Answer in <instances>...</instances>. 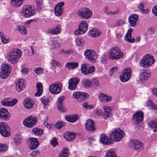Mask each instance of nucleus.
<instances>
[{
	"label": "nucleus",
	"mask_w": 157,
	"mask_h": 157,
	"mask_svg": "<svg viewBox=\"0 0 157 157\" xmlns=\"http://www.w3.org/2000/svg\"><path fill=\"white\" fill-rule=\"evenodd\" d=\"M65 99L64 96H61L58 99L57 101L58 105V108L60 111L62 112H65L66 111V109L63 106L62 103Z\"/></svg>",
	"instance_id": "nucleus-34"
},
{
	"label": "nucleus",
	"mask_w": 157,
	"mask_h": 157,
	"mask_svg": "<svg viewBox=\"0 0 157 157\" xmlns=\"http://www.w3.org/2000/svg\"><path fill=\"white\" fill-rule=\"evenodd\" d=\"M149 127L152 129L157 128V120H151L148 124Z\"/></svg>",
	"instance_id": "nucleus-45"
},
{
	"label": "nucleus",
	"mask_w": 157,
	"mask_h": 157,
	"mask_svg": "<svg viewBox=\"0 0 157 157\" xmlns=\"http://www.w3.org/2000/svg\"><path fill=\"white\" fill-rule=\"evenodd\" d=\"M41 101L42 104L44 105V109H46L47 104H48V99L44 98H41Z\"/></svg>",
	"instance_id": "nucleus-58"
},
{
	"label": "nucleus",
	"mask_w": 157,
	"mask_h": 157,
	"mask_svg": "<svg viewBox=\"0 0 157 157\" xmlns=\"http://www.w3.org/2000/svg\"><path fill=\"white\" fill-rule=\"evenodd\" d=\"M61 30V25L58 24L54 28L52 29H48L47 32L49 33L52 35H56L59 33Z\"/></svg>",
	"instance_id": "nucleus-24"
},
{
	"label": "nucleus",
	"mask_w": 157,
	"mask_h": 157,
	"mask_svg": "<svg viewBox=\"0 0 157 157\" xmlns=\"http://www.w3.org/2000/svg\"><path fill=\"white\" fill-rule=\"evenodd\" d=\"M50 45L51 49L58 48L60 47V43L58 41L53 40L51 42Z\"/></svg>",
	"instance_id": "nucleus-39"
},
{
	"label": "nucleus",
	"mask_w": 157,
	"mask_h": 157,
	"mask_svg": "<svg viewBox=\"0 0 157 157\" xmlns=\"http://www.w3.org/2000/svg\"><path fill=\"white\" fill-rule=\"evenodd\" d=\"M52 67H52L56 68L57 67L59 66L60 65V63L59 62L56 60L54 59H52L50 62Z\"/></svg>",
	"instance_id": "nucleus-46"
},
{
	"label": "nucleus",
	"mask_w": 157,
	"mask_h": 157,
	"mask_svg": "<svg viewBox=\"0 0 157 157\" xmlns=\"http://www.w3.org/2000/svg\"><path fill=\"white\" fill-rule=\"evenodd\" d=\"M73 96L78 101H81L86 100L89 97V95L86 93L76 91L73 93Z\"/></svg>",
	"instance_id": "nucleus-13"
},
{
	"label": "nucleus",
	"mask_w": 157,
	"mask_h": 157,
	"mask_svg": "<svg viewBox=\"0 0 157 157\" xmlns=\"http://www.w3.org/2000/svg\"><path fill=\"white\" fill-rule=\"evenodd\" d=\"M25 87V85L23 79L19 80L16 82V88L17 91H21Z\"/></svg>",
	"instance_id": "nucleus-30"
},
{
	"label": "nucleus",
	"mask_w": 157,
	"mask_h": 157,
	"mask_svg": "<svg viewBox=\"0 0 157 157\" xmlns=\"http://www.w3.org/2000/svg\"><path fill=\"white\" fill-rule=\"evenodd\" d=\"M32 131L34 134L36 136H40L43 133V131L42 129H40L38 128H34Z\"/></svg>",
	"instance_id": "nucleus-44"
},
{
	"label": "nucleus",
	"mask_w": 157,
	"mask_h": 157,
	"mask_svg": "<svg viewBox=\"0 0 157 157\" xmlns=\"http://www.w3.org/2000/svg\"><path fill=\"white\" fill-rule=\"evenodd\" d=\"M143 113L141 111H138L133 114L132 120L136 123H138L142 121L143 119Z\"/></svg>",
	"instance_id": "nucleus-18"
},
{
	"label": "nucleus",
	"mask_w": 157,
	"mask_h": 157,
	"mask_svg": "<svg viewBox=\"0 0 157 157\" xmlns=\"http://www.w3.org/2000/svg\"><path fill=\"white\" fill-rule=\"evenodd\" d=\"M124 54L117 47L112 48L109 51V57L112 60L117 59L123 56Z\"/></svg>",
	"instance_id": "nucleus-4"
},
{
	"label": "nucleus",
	"mask_w": 157,
	"mask_h": 157,
	"mask_svg": "<svg viewBox=\"0 0 157 157\" xmlns=\"http://www.w3.org/2000/svg\"><path fill=\"white\" fill-rule=\"evenodd\" d=\"M105 157H116L114 151L110 149L107 151Z\"/></svg>",
	"instance_id": "nucleus-47"
},
{
	"label": "nucleus",
	"mask_w": 157,
	"mask_h": 157,
	"mask_svg": "<svg viewBox=\"0 0 157 157\" xmlns=\"http://www.w3.org/2000/svg\"><path fill=\"white\" fill-rule=\"evenodd\" d=\"M62 86V85L61 82H56L50 86L49 88V91L53 94H58L61 91Z\"/></svg>",
	"instance_id": "nucleus-8"
},
{
	"label": "nucleus",
	"mask_w": 157,
	"mask_h": 157,
	"mask_svg": "<svg viewBox=\"0 0 157 157\" xmlns=\"http://www.w3.org/2000/svg\"><path fill=\"white\" fill-rule=\"evenodd\" d=\"M103 109L105 112L104 118L105 119L110 117L111 116L110 112L112 110L111 108L108 106H105Z\"/></svg>",
	"instance_id": "nucleus-37"
},
{
	"label": "nucleus",
	"mask_w": 157,
	"mask_h": 157,
	"mask_svg": "<svg viewBox=\"0 0 157 157\" xmlns=\"http://www.w3.org/2000/svg\"><path fill=\"white\" fill-rule=\"evenodd\" d=\"M35 101L30 98H27L25 99L23 104L25 107L27 109H31L33 107Z\"/></svg>",
	"instance_id": "nucleus-20"
},
{
	"label": "nucleus",
	"mask_w": 157,
	"mask_h": 157,
	"mask_svg": "<svg viewBox=\"0 0 157 157\" xmlns=\"http://www.w3.org/2000/svg\"><path fill=\"white\" fill-rule=\"evenodd\" d=\"M30 142V148L32 150L36 149L39 145L38 140L36 138L31 137L29 139Z\"/></svg>",
	"instance_id": "nucleus-23"
},
{
	"label": "nucleus",
	"mask_w": 157,
	"mask_h": 157,
	"mask_svg": "<svg viewBox=\"0 0 157 157\" xmlns=\"http://www.w3.org/2000/svg\"><path fill=\"white\" fill-rule=\"evenodd\" d=\"M100 141L104 144H111L113 143L112 139L109 138L105 134H102L100 136Z\"/></svg>",
	"instance_id": "nucleus-17"
},
{
	"label": "nucleus",
	"mask_w": 157,
	"mask_h": 157,
	"mask_svg": "<svg viewBox=\"0 0 157 157\" xmlns=\"http://www.w3.org/2000/svg\"><path fill=\"white\" fill-rule=\"evenodd\" d=\"M10 98H6L1 101V103L3 106H13L17 102V100L14 99L10 101H9Z\"/></svg>",
	"instance_id": "nucleus-16"
},
{
	"label": "nucleus",
	"mask_w": 157,
	"mask_h": 157,
	"mask_svg": "<svg viewBox=\"0 0 157 157\" xmlns=\"http://www.w3.org/2000/svg\"><path fill=\"white\" fill-rule=\"evenodd\" d=\"M105 13L109 15H112L113 14H116L118 13L117 11H111L109 10L108 8L107 7H105Z\"/></svg>",
	"instance_id": "nucleus-55"
},
{
	"label": "nucleus",
	"mask_w": 157,
	"mask_h": 157,
	"mask_svg": "<svg viewBox=\"0 0 157 157\" xmlns=\"http://www.w3.org/2000/svg\"><path fill=\"white\" fill-rule=\"evenodd\" d=\"M78 115L74 114L70 116H67L65 117L66 120L69 122L73 123L75 122L78 119Z\"/></svg>",
	"instance_id": "nucleus-35"
},
{
	"label": "nucleus",
	"mask_w": 157,
	"mask_h": 157,
	"mask_svg": "<svg viewBox=\"0 0 157 157\" xmlns=\"http://www.w3.org/2000/svg\"><path fill=\"white\" fill-rule=\"evenodd\" d=\"M0 133L4 137H8L10 135V128L5 122L0 123Z\"/></svg>",
	"instance_id": "nucleus-9"
},
{
	"label": "nucleus",
	"mask_w": 157,
	"mask_h": 157,
	"mask_svg": "<svg viewBox=\"0 0 157 157\" xmlns=\"http://www.w3.org/2000/svg\"><path fill=\"white\" fill-rule=\"evenodd\" d=\"M145 106L150 110L157 111V105L155 104L152 100H148L146 103Z\"/></svg>",
	"instance_id": "nucleus-28"
},
{
	"label": "nucleus",
	"mask_w": 157,
	"mask_h": 157,
	"mask_svg": "<svg viewBox=\"0 0 157 157\" xmlns=\"http://www.w3.org/2000/svg\"><path fill=\"white\" fill-rule=\"evenodd\" d=\"M88 68L86 67V65L85 63H83L82 65L81 70L82 73L87 75V71Z\"/></svg>",
	"instance_id": "nucleus-56"
},
{
	"label": "nucleus",
	"mask_w": 157,
	"mask_h": 157,
	"mask_svg": "<svg viewBox=\"0 0 157 157\" xmlns=\"http://www.w3.org/2000/svg\"><path fill=\"white\" fill-rule=\"evenodd\" d=\"M21 50L17 49L16 51L10 52L8 54V60L12 63H17L18 59L21 57Z\"/></svg>",
	"instance_id": "nucleus-2"
},
{
	"label": "nucleus",
	"mask_w": 157,
	"mask_h": 157,
	"mask_svg": "<svg viewBox=\"0 0 157 157\" xmlns=\"http://www.w3.org/2000/svg\"><path fill=\"white\" fill-rule=\"evenodd\" d=\"M30 5H26L23 6L21 11L22 16L25 17H30V15L31 13L29 14V10L30 9Z\"/></svg>",
	"instance_id": "nucleus-32"
},
{
	"label": "nucleus",
	"mask_w": 157,
	"mask_h": 157,
	"mask_svg": "<svg viewBox=\"0 0 157 157\" xmlns=\"http://www.w3.org/2000/svg\"><path fill=\"white\" fill-rule=\"evenodd\" d=\"M51 144L54 147L56 145H57L58 144V142L57 139L55 138H54L51 140Z\"/></svg>",
	"instance_id": "nucleus-61"
},
{
	"label": "nucleus",
	"mask_w": 157,
	"mask_h": 157,
	"mask_svg": "<svg viewBox=\"0 0 157 157\" xmlns=\"http://www.w3.org/2000/svg\"><path fill=\"white\" fill-rule=\"evenodd\" d=\"M155 61L152 55L150 54H147L144 56L140 61V64L143 67L148 68L151 66Z\"/></svg>",
	"instance_id": "nucleus-1"
},
{
	"label": "nucleus",
	"mask_w": 157,
	"mask_h": 157,
	"mask_svg": "<svg viewBox=\"0 0 157 157\" xmlns=\"http://www.w3.org/2000/svg\"><path fill=\"white\" fill-rule=\"evenodd\" d=\"M30 9L29 10V14L32 13L30 15V17L34 15L36 12V10L33 6H30Z\"/></svg>",
	"instance_id": "nucleus-60"
},
{
	"label": "nucleus",
	"mask_w": 157,
	"mask_h": 157,
	"mask_svg": "<svg viewBox=\"0 0 157 157\" xmlns=\"http://www.w3.org/2000/svg\"><path fill=\"white\" fill-rule=\"evenodd\" d=\"M24 0H11V4L16 7H18L20 6L23 3Z\"/></svg>",
	"instance_id": "nucleus-43"
},
{
	"label": "nucleus",
	"mask_w": 157,
	"mask_h": 157,
	"mask_svg": "<svg viewBox=\"0 0 157 157\" xmlns=\"http://www.w3.org/2000/svg\"><path fill=\"white\" fill-rule=\"evenodd\" d=\"M84 54L88 60L93 62H94L95 61L94 57L96 56V53L94 50L92 49H87L85 51Z\"/></svg>",
	"instance_id": "nucleus-14"
},
{
	"label": "nucleus",
	"mask_w": 157,
	"mask_h": 157,
	"mask_svg": "<svg viewBox=\"0 0 157 157\" xmlns=\"http://www.w3.org/2000/svg\"><path fill=\"white\" fill-rule=\"evenodd\" d=\"M18 30L20 33L22 34L26 35L27 34V30L26 27L24 26H19Z\"/></svg>",
	"instance_id": "nucleus-50"
},
{
	"label": "nucleus",
	"mask_w": 157,
	"mask_h": 157,
	"mask_svg": "<svg viewBox=\"0 0 157 157\" xmlns=\"http://www.w3.org/2000/svg\"><path fill=\"white\" fill-rule=\"evenodd\" d=\"M131 68L128 67L126 68L124 70L120 76L122 82H126L129 79L131 75Z\"/></svg>",
	"instance_id": "nucleus-10"
},
{
	"label": "nucleus",
	"mask_w": 157,
	"mask_h": 157,
	"mask_svg": "<svg viewBox=\"0 0 157 157\" xmlns=\"http://www.w3.org/2000/svg\"><path fill=\"white\" fill-rule=\"evenodd\" d=\"M82 106L86 109H93L94 107L93 105H89L86 101L85 102L82 104Z\"/></svg>",
	"instance_id": "nucleus-49"
},
{
	"label": "nucleus",
	"mask_w": 157,
	"mask_h": 157,
	"mask_svg": "<svg viewBox=\"0 0 157 157\" xmlns=\"http://www.w3.org/2000/svg\"><path fill=\"white\" fill-rule=\"evenodd\" d=\"M36 88L37 89V92L35 93L34 95L35 96H40L41 95L43 92V85L40 82H37L36 84Z\"/></svg>",
	"instance_id": "nucleus-33"
},
{
	"label": "nucleus",
	"mask_w": 157,
	"mask_h": 157,
	"mask_svg": "<svg viewBox=\"0 0 157 157\" xmlns=\"http://www.w3.org/2000/svg\"><path fill=\"white\" fill-rule=\"evenodd\" d=\"M79 81V79L77 78H73L70 79L68 82V89L70 90H74L75 89Z\"/></svg>",
	"instance_id": "nucleus-12"
},
{
	"label": "nucleus",
	"mask_w": 157,
	"mask_h": 157,
	"mask_svg": "<svg viewBox=\"0 0 157 157\" xmlns=\"http://www.w3.org/2000/svg\"><path fill=\"white\" fill-rule=\"evenodd\" d=\"M75 42L78 46H82L84 42L83 40L81 37L76 38Z\"/></svg>",
	"instance_id": "nucleus-52"
},
{
	"label": "nucleus",
	"mask_w": 157,
	"mask_h": 157,
	"mask_svg": "<svg viewBox=\"0 0 157 157\" xmlns=\"http://www.w3.org/2000/svg\"><path fill=\"white\" fill-rule=\"evenodd\" d=\"M44 71L43 69L40 67H36L34 70V71L35 72L37 75H40L42 74Z\"/></svg>",
	"instance_id": "nucleus-51"
},
{
	"label": "nucleus",
	"mask_w": 157,
	"mask_h": 157,
	"mask_svg": "<svg viewBox=\"0 0 157 157\" xmlns=\"http://www.w3.org/2000/svg\"><path fill=\"white\" fill-rule=\"evenodd\" d=\"M132 29H129L127 33L125 35V40L130 43H132L134 42L135 40L134 38H132L131 37V33L132 31Z\"/></svg>",
	"instance_id": "nucleus-31"
},
{
	"label": "nucleus",
	"mask_w": 157,
	"mask_h": 157,
	"mask_svg": "<svg viewBox=\"0 0 157 157\" xmlns=\"http://www.w3.org/2000/svg\"><path fill=\"white\" fill-rule=\"evenodd\" d=\"M64 5L63 2L58 3L54 8V12L55 15L57 16H61L63 12V7Z\"/></svg>",
	"instance_id": "nucleus-15"
},
{
	"label": "nucleus",
	"mask_w": 157,
	"mask_h": 157,
	"mask_svg": "<svg viewBox=\"0 0 157 157\" xmlns=\"http://www.w3.org/2000/svg\"><path fill=\"white\" fill-rule=\"evenodd\" d=\"M14 139L15 144L18 145L22 142V137L19 135H16L14 136Z\"/></svg>",
	"instance_id": "nucleus-42"
},
{
	"label": "nucleus",
	"mask_w": 157,
	"mask_h": 157,
	"mask_svg": "<svg viewBox=\"0 0 157 157\" xmlns=\"http://www.w3.org/2000/svg\"><path fill=\"white\" fill-rule=\"evenodd\" d=\"M79 66V63L78 62H69L65 64V66L67 68L69 69H74L77 68Z\"/></svg>",
	"instance_id": "nucleus-38"
},
{
	"label": "nucleus",
	"mask_w": 157,
	"mask_h": 157,
	"mask_svg": "<svg viewBox=\"0 0 157 157\" xmlns=\"http://www.w3.org/2000/svg\"><path fill=\"white\" fill-rule=\"evenodd\" d=\"M130 142L131 145L136 151H140L143 147V143L138 139L132 140Z\"/></svg>",
	"instance_id": "nucleus-11"
},
{
	"label": "nucleus",
	"mask_w": 157,
	"mask_h": 157,
	"mask_svg": "<svg viewBox=\"0 0 157 157\" xmlns=\"http://www.w3.org/2000/svg\"><path fill=\"white\" fill-rule=\"evenodd\" d=\"M95 70V67L94 66H92L91 67L88 68L86 71L87 74L91 73L93 72Z\"/></svg>",
	"instance_id": "nucleus-63"
},
{
	"label": "nucleus",
	"mask_w": 157,
	"mask_h": 157,
	"mask_svg": "<svg viewBox=\"0 0 157 157\" xmlns=\"http://www.w3.org/2000/svg\"><path fill=\"white\" fill-rule=\"evenodd\" d=\"M69 153L68 149L66 147H64L60 152L59 157H68L69 155Z\"/></svg>",
	"instance_id": "nucleus-41"
},
{
	"label": "nucleus",
	"mask_w": 157,
	"mask_h": 157,
	"mask_svg": "<svg viewBox=\"0 0 157 157\" xmlns=\"http://www.w3.org/2000/svg\"><path fill=\"white\" fill-rule=\"evenodd\" d=\"M87 29L88 26L86 21H82L78 27V30H79L80 33L82 34L85 33Z\"/></svg>",
	"instance_id": "nucleus-27"
},
{
	"label": "nucleus",
	"mask_w": 157,
	"mask_h": 157,
	"mask_svg": "<svg viewBox=\"0 0 157 157\" xmlns=\"http://www.w3.org/2000/svg\"><path fill=\"white\" fill-rule=\"evenodd\" d=\"M140 76L141 79L147 80L150 76V72L147 69H143L141 71Z\"/></svg>",
	"instance_id": "nucleus-26"
},
{
	"label": "nucleus",
	"mask_w": 157,
	"mask_h": 157,
	"mask_svg": "<svg viewBox=\"0 0 157 157\" xmlns=\"http://www.w3.org/2000/svg\"><path fill=\"white\" fill-rule=\"evenodd\" d=\"M78 14L81 18L87 19L92 16V12L89 8H84L79 10Z\"/></svg>",
	"instance_id": "nucleus-5"
},
{
	"label": "nucleus",
	"mask_w": 157,
	"mask_h": 157,
	"mask_svg": "<svg viewBox=\"0 0 157 157\" xmlns=\"http://www.w3.org/2000/svg\"><path fill=\"white\" fill-rule=\"evenodd\" d=\"M138 8L140 11L144 14H146L148 12L147 9H144V5L143 3H140L138 6Z\"/></svg>",
	"instance_id": "nucleus-48"
},
{
	"label": "nucleus",
	"mask_w": 157,
	"mask_h": 157,
	"mask_svg": "<svg viewBox=\"0 0 157 157\" xmlns=\"http://www.w3.org/2000/svg\"><path fill=\"white\" fill-rule=\"evenodd\" d=\"M81 83L85 88H86L90 87L93 85L92 81L89 79H83Z\"/></svg>",
	"instance_id": "nucleus-36"
},
{
	"label": "nucleus",
	"mask_w": 157,
	"mask_h": 157,
	"mask_svg": "<svg viewBox=\"0 0 157 157\" xmlns=\"http://www.w3.org/2000/svg\"><path fill=\"white\" fill-rule=\"evenodd\" d=\"M76 136V134L73 132H67L64 134V137L65 140L69 141H71L75 139Z\"/></svg>",
	"instance_id": "nucleus-25"
},
{
	"label": "nucleus",
	"mask_w": 157,
	"mask_h": 157,
	"mask_svg": "<svg viewBox=\"0 0 157 157\" xmlns=\"http://www.w3.org/2000/svg\"><path fill=\"white\" fill-rule=\"evenodd\" d=\"M65 123L64 122L61 121L59 122H58L56 123V124H55V126L56 127L57 129H60L61 128H62L63 127L65 126Z\"/></svg>",
	"instance_id": "nucleus-53"
},
{
	"label": "nucleus",
	"mask_w": 157,
	"mask_h": 157,
	"mask_svg": "<svg viewBox=\"0 0 157 157\" xmlns=\"http://www.w3.org/2000/svg\"><path fill=\"white\" fill-rule=\"evenodd\" d=\"M86 129L89 131H93L95 130L94 123L91 119L88 120L85 124Z\"/></svg>",
	"instance_id": "nucleus-22"
},
{
	"label": "nucleus",
	"mask_w": 157,
	"mask_h": 157,
	"mask_svg": "<svg viewBox=\"0 0 157 157\" xmlns=\"http://www.w3.org/2000/svg\"><path fill=\"white\" fill-rule=\"evenodd\" d=\"M37 119L36 117L30 116L27 117L23 121L24 126L29 128L33 127L36 124Z\"/></svg>",
	"instance_id": "nucleus-6"
},
{
	"label": "nucleus",
	"mask_w": 157,
	"mask_h": 157,
	"mask_svg": "<svg viewBox=\"0 0 157 157\" xmlns=\"http://www.w3.org/2000/svg\"><path fill=\"white\" fill-rule=\"evenodd\" d=\"M152 11L153 14L157 17V4L155 5L153 8Z\"/></svg>",
	"instance_id": "nucleus-64"
},
{
	"label": "nucleus",
	"mask_w": 157,
	"mask_h": 157,
	"mask_svg": "<svg viewBox=\"0 0 157 157\" xmlns=\"http://www.w3.org/2000/svg\"><path fill=\"white\" fill-rule=\"evenodd\" d=\"M101 32L97 29H94L90 30L89 34L93 37H97L101 35Z\"/></svg>",
	"instance_id": "nucleus-40"
},
{
	"label": "nucleus",
	"mask_w": 157,
	"mask_h": 157,
	"mask_svg": "<svg viewBox=\"0 0 157 157\" xmlns=\"http://www.w3.org/2000/svg\"><path fill=\"white\" fill-rule=\"evenodd\" d=\"M11 67L7 64L3 63L1 68L0 76L3 79H5L8 77L11 71Z\"/></svg>",
	"instance_id": "nucleus-7"
},
{
	"label": "nucleus",
	"mask_w": 157,
	"mask_h": 157,
	"mask_svg": "<svg viewBox=\"0 0 157 157\" xmlns=\"http://www.w3.org/2000/svg\"><path fill=\"white\" fill-rule=\"evenodd\" d=\"M37 4V7L38 10H40L43 6V2L42 0H35Z\"/></svg>",
	"instance_id": "nucleus-54"
},
{
	"label": "nucleus",
	"mask_w": 157,
	"mask_h": 157,
	"mask_svg": "<svg viewBox=\"0 0 157 157\" xmlns=\"http://www.w3.org/2000/svg\"><path fill=\"white\" fill-rule=\"evenodd\" d=\"M0 152H3L6 151L8 147L7 145L5 144H2L1 143V146L0 147Z\"/></svg>",
	"instance_id": "nucleus-57"
},
{
	"label": "nucleus",
	"mask_w": 157,
	"mask_h": 157,
	"mask_svg": "<svg viewBox=\"0 0 157 157\" xmlns=\"http://www.w3.org/2000/svg\"><path fill=\"white\" fill-rule=\"evenodd\" d=\"M125 23L124 21L123 20H120L117 21L114 25V27L121 26L124 25Z\"/></svg>",
	"instance_id": "nucleus-59"
},
{
	"label": "nucleus",
	"mask_w": 157,
	"mask_h": 157,
	"mask_svg": "<svg viewBox=\"0 0 157 157\" xmlns=\"http://www.w3.org/2000/svg\"><path fill=\"white\" fill-rule=\"evenodd\" d=\"M0 119L5 121L9 120V112L8 110L4 108L0 109Z\"/></svg>",
	"instance_id": "nucleus-19"
},
{
	"label": "nucleus",
	"mask_w": 157,
	"mask_h": 157,
	"mask_svg": "<svg viewBox=\"0 0 157 157\" xmlns=\"http://www.w3.org/2000/svg\"><path fill=\"white\" fill-rule=\"evenodd\" d=\"M124 131L120 129L114 130L110 134V136L113 138L114 141L117 142L121 140L125 136Z\"/></svg>",
	"instance_id": "nucleus-3"
},
{
	"label": "nucleus",
	"mask_w": 157,
	"mask_h": 157,
	"mask_svg": "<svg viewBox=\"0 0 157 157\" xmlns=\"http://www.w3.org/2000/svg\"><path fill=\"white\" fill-rule=\"evenodd\" d=\"M1 40L3 43L6 44L10 41V39L9 38L5 36L4 37H2Z\"/></svg>",
	"instance_id": "nucleus-62"
},
{
	"label": "nucleus",
	"mask_w": 157,
	"mask_h": 157,
	"mask_svg": "<svg viewBox=\"0 0 157 157\" xmlns=\"http://www.w3.org/2000/svg\"><path fill=\"white\" fill-rule=\"evenodd\" d=\"M98 98L100 101L102 102H107L111 100V98L110 96H108L106 94L102 93L99 95Z\"/></svg>",
	"instance_id": "nucleus-29"
},
{
	"label": "nucleus",
	"mask_w": 157,
	"mask_h": 157,
	"mask_svg": "<svg viewBox=\"0 0 157 157\" xmlns=\"http://www.w3.org/2000/svg\"><path fill=\"white\" fill-rule=\"evenodd\" d=\"M138 15L136 14H132L128 17V21L131 26L133 27L136 25V22L138 18Z\"/></svg>",
	"instance_id": "nucleus-21"
}]
</instances>
